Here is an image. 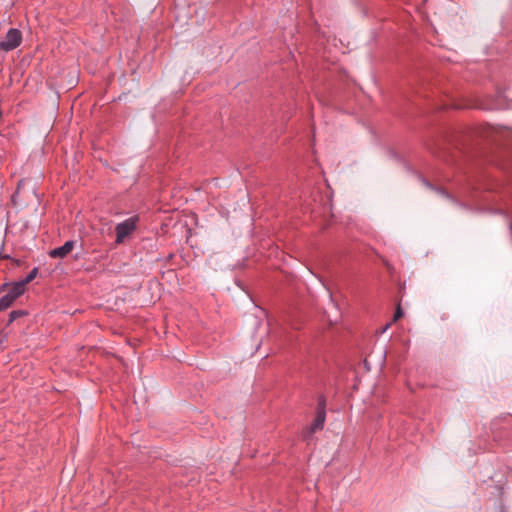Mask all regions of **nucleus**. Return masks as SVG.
I'll return each instance as SVG.
<instances>
[{"mask_svg":"<svg viewBox=\"0 0 512 512\" xmlns=\"http://www.w3.org/2000/svg\"><path fill=\"white\" fill-rule=\"evenodd\" d=\"M24 293L22 284H12L3 286L0 289V311L7 309L12 303Z\"/></svg>","mask_w":512,"mask_h":512,"instance_id":"1","label":"nucleus"},{"mask_svg":"<svg viewBox=\"0 0 512 512\" xmlns=\"http://www.w3.org/2000/svg\"><path fill=\"white\" fill-rule=\"evenodd\" d=\"M325 418H326V413H325V400L322 398L320 399L319 401V407H318V410H317V414H316V417L313 421V423L311 424L310 427H308L304 432H303V438L305 440H308L309 438L312 437V435L318 431V430H321L324 426V423H325Z\"/></svg>","mask_w":512,"mask_h":512,"instance_id":"2","label":"nucleus"},{"mask_svg":"<svg viewBox=\"0 0 512 512\" xmlns=\"http://www.w3.org/2000/svg\"><path fill=\"white\" fill-rule=\"evenodd\" d=\"M137 218L132 217L119 223L116 228V244H122L136 229Z\"/></svg>","mask_w":512,"mask_h":512,"instance_id":"3","label":"nucleus"},{"mask_svg":"<svg viewBox=\"0 0 512 512\" xmlns=\"http://www.w3.org/2000/svg\"><path fill=\"white\" fill-rule=\"evenodd\" d=\"M22 35L18 29H10L6 34V39L0 42V49L10 51L18 47L21 43Z\"/></svg>","mask_w":512,"mask_h":512,"instance_id":"4","label":"nucleus"},{"mask_svg":"<svg viewBox=\"0 0 512 512\" xmlns=\"http://www.w3.org/2000/svg\"><path fill=\"white\" fill-rule=\"evenodd\" d=\"M75 246V241H67L61 247L55 248L49 252V256L52 258H64L72 252Z\"/></svg>","mask_w":512,"mask_h":512,"instance_id":"5","label":"nucleus"},{"mask_svg":"<svg viewBox=\"0 0 512 512\" xmlns=\"http://www.w3.org/2000/svg\"><path fill=\"white\" fill-rule=\"evenodd\" d=\"M38 274V269L37 268H34L32 269L29 274L26 276V278L20 282H17L16 284H22V287L25 289V286L30 283L31 281H33L36 276Z\"/></svg>","mask_w":512,"mask_h":512,"instance_id":"6","label":"nucleus"},{"mask_svg":"<svg viewBox=\"0 0 512 512\" xmlns=\"http://www.w3.org/2000/svg\"><path fill=\"white\" fill-rule=\"evenodd\" d=\"M403 316V311L401 309L400 304L397 305L395 314L393 316V322H396L398 319H400Z\"/></svg>","mask_w":512,"mask_h":512,"instance_id":"7","label":"nucleus"},{"mask_svg":"<svg viewBox=\"0 0 512 512\" xmlns=\"http://www.w3.org/2000/svg\"><path fill=\"white\" fill-rule=\"evenodd\" d=\"M19 315H21V312L19 311H13L11 312L10 314V321H13L16 317H18Z\"/></svg>","mask_w":512,"mask_h":512,"instance_id":"8","label":"nucleus"},{"mask_svg":"<svg viewBox=\"0 0 512 512\" xmlns=\"http://www.w3.org/2000/svg\"><path fill=\"white\" fill-rule=\"evenodd\" d=\"M390 326V324H387L384 328H383V332L386 331L388 329V327Z\"/></svg>","mask_w":512,"mask_h":512,"instance_id":"9","label":"nucleus"},{"mask_svg":"<svg viewBox=\"0 0 512 512\" xmlns=\"http://www.w3.org/2000/svg\"><path fill=\"white\" fill-rule=\"evenodd\" d=\"M385 265H386V267H387L388 269H390V268H391V267H390V265H389L388 263H385Z\"/></svg>","mask_w":512,"mask_h":512,"instance_id":"10","label":"nucleus"}]
</instances>
